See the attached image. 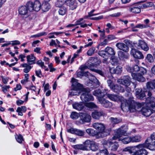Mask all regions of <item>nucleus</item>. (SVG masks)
Masks as SVG:
<instances>
[{
	"label": "nucleus",
	"instance_id": "79ce46f5",
	"mask_svg": "<svg viewBox=\"0 0 155 155\" xmlns=\"http://www.w3.org/2000/svg\"><path fill=\"white\" fill-rule=\"evenodd\" d=\"M28 9L30 11L32 12L34 10V6L33 5V2H29L27 4Z\"/></svg>",
	"mask_w": 155,
	"mask_h": 155
},
{
	"label": "nucleus",
	"instance_id": "a878e982",
	"mask_svg": "<svg viewBox=\"0 0 155 155\" xmlns=\"http://www.w3.org/2000/svg\"><path fill=\"white\" fill-rule=\"evenodd\" d=\"M50 6L48 2L44 1L41 6V9L44 12L48 11L50 8Z\"/></svg>",
	"mask_w": 155,
	"mask_h": 155
},
{
	"label": "nucleus",
	"instance_id": "7ed1b4c3",
	"mask_svg": "<svg viewBox=\"0 0 155 155\" xmlns=\"http://www.w3.org/2000/svg\"><path fill=\"white\" fill-rule=\"evenodd\" d=\"M147 140H146L144 143L137 145L135 147L138 148L139 150L134 152L132 155H147L148 152L144 148H148L151 150L150 148V146L152 145H149L147 144Z\"/></svg>",
	"mask_w": 155,
	"mask_h": 155
},
{
	"label": "nucleus",
	"instance_id": "6ab92c4d",
	"mask_svg": "<svg viewBox=\"0 0 155 155\" xmlns=\"http://www.w3.org/2000/svg\"><path fill=\"white\" fill-rule=\"evenodd\" d=\"M116 46L119 49L122 50L125 52L128 51V47L123 43H118L116 45Z\"/></svg>",
	"mask_w": 155,
	"mask_h": 155
},
{
	"label": "nucleus",
	"instance_id": "680f3d73",
	"mask_svg": "<svg viewBox=\"0 0 155 155\" xmlns=\"http://www.w3.org/2000/svg\"><path fill=\"white\" fill-rule=\"evenodd\" d=\"M89 60L91 63L92 64H94L95 66H96V64L95 63L97 62V58H91Z\"/></svg>",
	"mask_w": 155,
	"mask_h": 155
},
{
	"label": "nucleus",
	"instance_id": "052dcab7",
	"mask_svg": "<svg viewBox=\"0 0 155 155\" xmlns=\"http://www.w3.org/2000/svg\"><path fill=\"white\" fill-rule=\"evenodd\" d=\"M86 73H84L83 71H78L77 73V75L78 77L81 78L82 76L85 75V74Z\"/></svg>",
	"mask_w": 155,
	"mask_h": 155
},
{
	"label": "nucleus",
	"instance_id": "f257e3e1",
	"mask_svg": "<svg viewBox=\"0 0 155 155\" xmlns=\"http://www.w3.org/2000/svg\"><path fill=\"white\" fill-rule=\"evenodd\" d=\"M126 87V91L127 92V96L130 97L127 100H124L121 101V108L123 111L129 110L130 112H134L136 110L137 108L140 107L142 104L140 103L135 102L134 101V97L131 96V90L130 88L128 86Z\"/></svg>",
	"mask_w": 155,
	"mask_h": 155
},
{
	"label": "nucleus",
	"instance_id": "f704fd0d",
	"mask_svg": "<svg viewBox=\"0 0 155 155\" xmlns=\"http://www.w3.org/2000/svg\"><path fill=\"white\" fill-rule=\"evenodd\" d=\"M107 96L111 100L114 101H117L119 100V97L117 95L107 94Z\"/></svg>",
	"mask_w": 155,
	"mask_h": 155
},
{
	"label": "nucleus",
	"instance_id": "c756f323",
	"mask_svg": "<svg viewBox=\"0 0 155 155\" xmlns=\"http://www.w3.org/2000/svg\"><path fill=\"white\" fill-rule=\"evenodd\" d=\"M131 137L132 143L139 142L141 140V137L139 135L131 136Z\"/></svg>",
	"mask_w": 155,
	"mask_h": 155
},
{
	"label": "nucleus",
	"instance_id": "69168bd1",
	"mask_svg": "<svg viewBox=\"0 0 155 155\" xmlns=\"http://www.w3.org/2000/svg\"><path fill=\"white\" fill-rule=\"evenodd\" d=\"M118 55L121 58H127V56L121 51H120L119 52Z\"/></svg>",
	"mask_w": 155,
	"mask_h": 155
},
{
	"label": "nucleus",
	"instance_id": "393cba45",
	"mask_svg": "<svg viewBox=\"0 0 155 155\" xmlns=\"http://www.w3.org/2000/svg\"><path fill=\"white\" fill-rule=\"evenodd\" d=\"M74 108L78 110H81L84 107V105L81 103H75L72 104Z\"/></svg>",
	"mask_w": 155,
	"mask_h": 155
},
{
	"label": "nucleus",
	"instance_id": "58836bf2",
	"mask_svg": "<svg viewBox=\"0 0 155 155\" xmlns=\"http://www.w3.org/2000/svg\"><path fill=\"white\" fill-rule=\"evenodd\" d=\"M93 140L91 141L89 140H87L85 141L84 143V147L86 148V149L85 150H88V147L89 148V146H90L91 144H93Z\"/></svg>",
	"mask_w": 155,
	"mask_h": 155
},
{
	"label": "nucleus",
	"instance_id": "8fccbe9b",
	"mask_svg": "<svg viewBox=\"0 0 155 155\" xmlns=\"http://www.w3.org/2000/svg\"><path fill=\"white\" fill-rule=\"evenodd\" d=\"M118 61V60L117 58L114 57L112 58L111 63L113 65H117Z\"/></svg>",
	"mask_w": 155,
	"mask_h": 155
},
{
	"label": "nucleus",
	"instance_id": "c85d7f7f",
	"mask_svg": "<svg viewBox=\"0 0 155 155\" xmlns=\"http://www.w3.org/2000/svg\"><path fill=\"white\" fill-rule=\"evenodd\" d=\"M118 140L121 141L122 142L125 144H128L129 143L131 142V136L126 137L123 139L121 138L118 139Z\"/></svg>",
	"mask_w": 155,
	"mask_h": 155
},
{
	"label": "nucleus",
	"instance_id": "20e7f679",
	"mask_svg": "<svg viewBox=\"0 0 155 155\" xmlns=\"http://www.w3.org/2000/svg\"><path fill=\"white\" fill-rule=\"evenodd\" d=\"M111 130L110 128L105 130V127L103 124L97 123V138L108 135Z\"/></svg>",
	"mask_w": 155,
	"mask_h": 155
},
{
	"label": "nucleus",
	"instance_id": "ea45409f",
	"mask_svg": "<svg viewBox=\"0 0 155 155\" xmlns=\"http://www.w3.org/2000/svg\"><path fill=\"white\" fill-rule=\"evenodd\" d=\"M97 28L99 29L98 32L101 39H103L105 37V30L104 29L100 30V28L98 27Z\"/></svg>",
	"mask_w": 155,
	"mask_h": 155
},
{
	"label": "nucleus",
	"instance_id": "5701e85b",
	"mask_svg": "<svg viewBox=\"0 0 155 155\" xmlns=\"http://www.w3.org/2000/svg\"><path fill=\"white\" fill-rule=\"evenodd\" d=\"M146 87L147 89L150 90L155 89V80L152 81L147 82L146 83Z\"/></svg>",
	"mask_w": 155,
	"mask_h": 155
},
{
	"label": "nucleus",
	"instance_id": "dca6fc26",
	"mask_svg": "<svg viewBox=\"0 0 155 155\" xmlns=\"http://www.w3.org/2000/svg\"><path fill=\"white\" fill-rule=\"evenodd\" d=\"M146 107H143L141 110V112L143 115L146 117L150 116L152 113L151 109L147 107V104L146 103Z\"/></svg>",
	"mask_w": 155,
	"mask_h": 155
},
{
	"label": "nucleus",
	"instance_id": "c9c22d12",
	"mask_svg": "<svg viewBox=\"0 0 155 155\" xmlns=\"http://www.w3.org/2000/svg\"><path fill=\"white\" fill-rule=\"evenodd\" d=\"M67 11V9L66 7L63 6L60 8L58 11V13L59 15H63L66 13Z\"/></svg>",
	"mask_w": 155,
	"mask_h": 155
},
{
	"label": "nucleus",
	"instance_id": "bf43d9fd",
	"mask_svg": "<svg viewBox=\"0 0 155 155\" xmlns=\"http://www.w3.org/2000/svg\"><path fill=\"white\" fill-rule=\"evenodd\" d=\"M108 152L107 150L105 149L101 151L98 153L99 155H107L108 154Z\"/></svg>",
	"mask_w": 155,
	"mask_h": 155
},
{
	"label": "nucleus",
	"instance_id": "2eb2a0df",
	"mask_svg": "<svg viewBox=\"0 0 155 155\" xmlns=\"http://www.w3.org/2000/svg\"><path fill=\"white\" fill-rule=\"evenodd\" d=\"M117 82L118 83L124 85L125 86H128L130 85L131 81L130 78L129 76H124L123 79H118Z\"/></svg>",
	"mask_w": 155,
	"mask_h": 155
},
{
	"label": "nucleus",
	"instance_id": "4d7b16f0",
	"mask_svg": "<svg viewBox=\"0 0 155 155\" xmlns=\"http://www.w3.org/2000/svg\"><path fill=\"white\" fill-rule=\"evenodd\" d=\"M146 94L144 92H142L141 94L138 95L137 97L140 100H143L145 98Z\"/></svg>",
	"mask_w": 155,
	"mask_h": 155
},
{
	"label": "nucleus",
	"instance_id": "13d9d810",
	"mask_svg": "<svg viewBox=\"0 0 155 155\" xmlns=\"http://www.w3.org/2000/svg\"><path fill=\"white\" fill-rule=\"evenodd\" d=\"M143 22L144 23V24L143 25H145V27L146 28L150 27V25L149 24L150 21L149 19H146L144 20L143 21Z\"/></svg>",
	"mask_w": 155,
	"mask_h": 155
},
{
	"label": "nucleus",
	"instance_id": "473e14b6",
	"mask_svg": "<svg viewBox=\"0 0 155 155\" xmlns=\"http://www.w3.org/2000/svg\"><path fill=\"white\" fill-rule=\"evenodd\" d=\"M140 67H139L137 65H134L132 68H131L130 67H129L127 68V70L128 71L132 72H138L139 70H140Z\"/></svg>",
	"mask_w": 155,
	"mask_h": 155
},
{
	"label": "nucleus",
	"instance_id": "7c9ffc66",
	"mask_svg": "<svg viewBox=\"0 0 155 155\" xmlns=\"http://www.w3.org/2000/svg\"><path fill=\"white\" fill-rule=\"evenodd\" d=\"M105 50L106 53L109 55H114L115 54V52L114 49L110 47H107L105 48Z\"/></svg>",
	"mask_w": 155,
	"mask_h": 155
},
{
	"label": "nucleus",
	"instance_id": "9b49d317",
	"mask_svg": "<svg viewBox=\"0 0 155 155\" xmlns=\"http://www.w3.org/2000/svg\"><path fill=\"white\" fill-rule=\"evenodd\" d=\"M134 46L137 49H141L145 51H147L149 50L147 44L142 40H139L137 43L134 44Z\"/></svg>",
	"mask_w": 155,
	"mask_h": 155
},
{
	"label": "nucleus",
	"instance_id": "f03ea898",
	"mask_svg": "<svg viewBox=\"0 0 155 155\" xmlns=\"http://www.w3.org/2000/svg\"><path fill=\"white\" fill-rule=\"evenodd\" d=\"M77 79L72 78V85L71 91L69 92L71 96L78 95L82 88V85L78 82Z\"/></svg>",
	"mask_w": 155,
	"mask_h": 155
},
{
	"label": "nucleus",
	"instance_id": "bb28decb",
	"mask_svg": "<svg viewBox=\"0 0 155 155\" xmlns=\"http://www.w3.org/2000/svg\"><path fill=\"white\" fill-rule=\"evenodd\" d=\"M147 140V144H149V145H153L154 144V141H153V140H155V133H154L150 135V138L147 139L146 140Z\"/></svg>",
	"mask_w": 155,
	"mask_h": 155
},
{
	"label": "nucleus",
	"instance_id": "a19ab883",
	"mask_svg": "<svg viewBox=\"0 0 155 155\" xmlns=\"http://www.w3.org/2000/svg\"><path fill=\"white\" fill-rule=\"evenodd\" d=\"M110 120L111 123L112 124H117L121 121L122 120L121 119H117V118H114L113 117H111L110 118Z\"/></svg>",
	"mask_w": 155,
	"mask_h": 155
},
{
	"label": "nucleus",
	"instance_id": "cd10ccee",
	"mask_svg": "<svg viewBox=\"0 0 155 155\" xmlns=\"http://www.w3.org/2000/svg\"><path fill=\"white\" fill-rule=\"evenodd\" d=\"M26 108L25 106H22L21 107H18L16 112L18 113L19 115L22 116L23 115V113H25L26 111Z\"/></svg>",
	"mask_w": 155,
	"mask_h": 155
},
{
	"label": "nucleus",
	"instance_id": "39448f33",
	"mask_svg": "<svg viewBox=\"0 0 155 155\" xmlns=\"http://www.w3.org/2000/svg\"><path fill=\"white\" fill-rule=\"evenodd\" d=\"M90 90L88 88H83L81 90L82 94L80 98L83 102L93 101L94 100L93 96L90 94Z\"/></svg>",
	"mask_w": 155,
	"mask_h": 155
},
{
	"label": "nucleus",
	"instance_id": "49530a36",
	"mask_svg": "<svg viewBox=\"0 0 155 155\" xmlns=\"http://www.w3.org/2000/svg\"><path fill=\"white\" fill-rule=\"evenodd\" d=\"M147 61L150 63H151L153 61L154 59L152 56L150 54H148L146 57Z\"/></svg>",
	"mask_w": 155,
	"mask_h": 155
},
{
	"label": "nucleus",
	"instance_id": "5fc2aeb1",
	"mask_svg": "<svg viewBox=\"0 0 155 155\" xmlns=\"http://www.w3.org/2000/svg\"><path fill=\"white\" fill-rule=\"evenodd\" d=\"M93 144H91L90 146H89V148L93 151H96L97 148L96 147L95 142L93 140Z\"/></svg>",
	"mask_w": 155,
	"mask_h": 155
},
{
	"label": "nucleus",
	"instance_id": "6e6552de",
	"mask_svg": "<svg viewBox=\"0 0 155 155\" xmlns=\"http://www.w3.org/2000/svg\"><path fill=\"white\" fill-rule=\"evenodd\" d=\"M80 119L76 121V124L78 125L84 124L86 123L90 122L91 116L88 114L85 113H80L79 114Z\"/></svg>",
	"mask_w": 155,
	"mask_h": 155
},
{
	"label": "nucleus",
	"instance_id": "423d86ee",
	"mask_svg": "<svg viewBox=\"0 0 155 155\" xmlns=\"http://www.w3.org/2000/svg\"><path fill=\"white\" fill-rule=\"evenodd\" d=\"M138 73H132L131 76L134 79L139 81L143 82L145 81L146 79L143 75L147 73V70L145 68L143 67H140Z\"/></svg>",
	"mask_w": 155,
	"mask_h": 155
},
{
	"label": "nucleus",
	"instance_id": "0eeeda50",
	"mask_svg": "<svg viewBox=\"0 0 155 155\" xmlns=\"http://www.w3.org/2000/svg\"><path fill=\"white\" fill-rule=\"evenodd\" d=\"M105 93L102 92L100 89L97 90V97L99 102L106 108L111 107L112 106V103L104 99L103 97L105 96Z\"/></svg>",
	"mask_w": 155,
	"mask_h": 155
},
{
	"label": "nucleus",
	"instance_id": "ddd939ff",
	"mask_svg": "<svg viewBox=\"0 0 155 155\" xmlns=\"http://www.w3.org/2000/svg\"><path fill=\"white\" fill-rule=\"evenodd\" d=\"M130 54L134 58L137 59H142L144 56L142 53L134 48H132L130 51Z\"/></svg>",
	"mask_w": 155,
	"mask_h": 155
},
{
	"label": "nucleus",
	"instance_id": "72a5a7b5",
	"mask_svg": "<svg viewBox=\"0 0 155 155\" xmlns=\"http://www.w3.org/2000/svg\"><path fill=\"white\" fill-rule=\"evenodd\" d=\"M86 132L90 135L94 136L97 134V131L92 128L88 129L86 130Z\"/></svg>",
	"mask_w": 155,
	"mask_h": 155
},
{
	"label": "nucleus",
	"instance_id": "338daca9",
	"mask_svg": "<svg viewBox=\"0 0 155 155\" xmlns=\"http://www.w3.org/2000/svg\"><path fill=\"white\" fill-rule=\"evenodd\" d=\"M107 39L109 41L115 39L116 38L114 35H109L107 36Z\"/></svg>",
	"mask_w": 155,
	"mask_h": 155
},
{
	"label": "nucleus",
	"instance_id": "de8ad7c7",
	"mask_svg": "<svg viewBox=\"0 0 155 155\" xmlns=\"http://www.w3.org/2000/svg\"><path fill=\"white\" fill-rule=\"evenodd\" d=\"M65 2L62 1V0H57L55 3V5L56 7H61L62 6V5Z\"/></svg>",
	"mask_w": 155,
	"mask_h": 155
},
{
	"label": "nucleus",
	"instance_id": "412c9836",
	"mask_svg": "<svg viewBox=\"0 0 155 155\" xmlns=\"http://www.w3.org/2000/svg\"><path fill=\"white\" fill-rule=\"evenodd\" d=\"M27 61L29 64H32L35 63V58L33 54L27 56Z\"/></svg>",
	"mask_w": 155,
	"mask_h": 155
},
{
	"label": "nucleus",
	"instance_id": "c03bdc74",
	"mask_svg": "<svg viewBox=\"0 0 155 155\" xmlns=\"http://www.w3.org/2000/svg\"><path fill=\"white\" fill-rule=\"evenodd\" d=\"M70 117L73 119H77L79 117V114L76 112H72L71 114Z\"/></svg>",
	"mask_w": 155,
	"mask_h": 155
},
{
	"label": "nucleus",
	"instance_id": "603ef678",
	"mask_svg": "<svg viewBox=\"0 0 155 155\" xmlns=\"http://www.w3.org/2000/svg\"><path fill=\"white\" fill-rule=\"evenodd\" d=\"M106 53L105 50L104 51H99L98 54L99 55L104 58L105 59H107V56L106 55Z\"/></svg>",
	"mask_w": 155,
	"mask_h": 155
},
{
	"label": "nucleus",
	"instance_id": "4be33fe9",
	"mask_svg": "<svg viewBox=\"0 0 155 155\" xmlns=\"http://www.w3.org/2000/svg\"><path fill=\"white\" fill-rule=\"evenodd\" d=\"M28 8L25 6H22L18 9L19 14L21 15H25L28 13Z\"/></svg>",
	"mask_w": 155,
	"mask_h": 155
},
{
	"label": "nucleus",
	"instance_id": "e433bc0d",
	"mask_svg": "<svg viewBox=\"0 0 155 155\" xmlns=\"http://www.w3.org/2000/svg\"><path fill=\"white\" fill-rule=\"evenodd\" d=\"M15 137L17 141L19 143H21L22 141H24L23 137L21 134H16L15 135Z\"/></svg>",
	"mask_w": 155,
	"mask_h": 155
},
{
	"label": "nucleus",
	"instance_id": "a18cd8bd",
	"mask_svg": "<svg viewBox=\"0 0 155 155\" xmlns=\"http://www.w3.org/2000/svg\"><path fill=\"white\" fill-rule=\"evenodd\" d=\"M142 7L141 8H147L148 7H151L153 5V4L152 2H147L144 4H139Z\"/></svg>",
	"mask_w": 155,
	"mask_h": 155
},
{
	"label": "nucleus",
	"instance_id": "f3484780",
	"mask_svg": "<svg viewBox=\"0 0 155 155\" xmlns=\"http://www.w3.org/2000/svg\"><path fill=\"white\" fill-rule=\"evenodd\" d=\"M68 131L79 136H82L84 135V132L83 131L78 129L71 128L68 130Z\"/></svg>",
	"mask_w": 155,
	"mask_h": 155
},
{
	"label": "nucleus",
	"instance_id": "4468645a",
	"mask_svg": "<svg viewBox=\"0 0 155 155\" xmlns=\"http://www.w3.org/2000/svg\"><path fill=\"white\" fill-rule=\"evenodd\" d=\"M139 2L134 4L129 8V10L132 12L134 13H139L141 11L142 7L139 5Z\"/></svg>",
	"mask_w": 155,
	"mask_h": 155
},
{
	"label": "nucleus",
	"instance_id": "a211bd4d",
	"mask_svg": "<svg viewBox=\"0 0 155 155\" xmlns=\"http://www.w3.org/2000/svg\"><path fill=\"white\" fill-rule=\"evenodd\" d=\"M65 2L72 10H73L77 8V4L76 0H66Z\"/></svg>",
	"mask_w": 155,
	"mask_h": 155
},
{
	"label": "nucleus",
	"instance_id": "09e8293b",
	"mask_svg": "<svg viewBox=\"0 0 155 155\" xmlns=\"http://www.w3.org/2000/svg\"><path fill=\"white\" fill-rule=\"evenodd\" d=\"M29 75L28 74H25V78L21 81V83L23 84H25L28 81Z\"/></svg>",
	"mask_w": 155,
	"mask_h": 155
},
{
	"label": "nucleus",
	"instance_id": "6e6d98bb",
	"mask_svg": "<svg viewBox=\"0 0 155 155\" xmlns=\"http://www.w3.org/2000/svg\"><path fill=\"white\" fill-rule=\"evenodd\" d=\"M95 48L94 47H92L90 48L87 51V54L89 56H91L94 53Z\"/></svg>",
	"mask_w": 155,
	"mask_h": 155
},
{
	"label": "nucleus",
	"instance_id": "1a4fd4ad",
	"mask_svg": "<svg viewBox=\"0 0 155 155\" xmlns=\"http://www.w3.org/2000/svg\"><path fill=\"white\" fill-rule=\"evenodd\" d=\"M152 93L148 91L147 93V96H148L146 100V103L147 104V107H149L151 109V111H155V98L152 96Z\"/></svg>",
	"mask_w": 155,
	"mask_h": 155
},
{
	"label": "nucleus",
	"instance_id": "9d476101",
	"mask_svg": "<svg viewBox=\"0 0 155 155\" xmlns=\"http://www.w3.org/2000/svg\"><path fill=\"white\" fill-rule=\"evenodd\" d=\"M127 129L126 127L124 129L123 127L119 128L116 131V134L112 137V140L119 139L121 138L122 135H127Z\"/></svg>",
	"mask_w": 155,
	"mask_h": 155
},
{
	"label": "nucleus",
	"instance_id": "4c0bfd02",
	"mask_svg": "<svg viewBox=\"0 0 155 155\" xmlns=\"http://www.w3.org/2000/svg\"><path fill=\"white\" fill-rule=\"evenodd\" d=\"M84 105L87 107L91 109L94 108L96 107V105L92 102L85 103Z\"/></svg>",
	"mask_w": 155,
	"mask_h": 155
},
{
	"label": "nucleus",
	"instance_id": "0e129e2a",
	"mask_svg": "<svg viewBox=\"0 0 155 155\" xmlns=\"http://www.w3.org/2000/svg\"><path fill=\"white\" fill-rule=\"evenodd\" d=\"M135 95L137 97L138 95H139L140 94L142 93L143 91H142V89L141 88H137L135 90Z\"/></svg>",
	"mask_w": 155,
	"mask_h": 155
},
{
	"label": "nucleus",
	"instance_id": "e2e57ef3",
	"mask_svg": "<svg viewBox=\"0 0 155 155\" xmlns=\"http://www.w3.org/2000/svg\"><path fill=\"white\" fill-rule=\"evenodd\" d=\"M36 75L39 78H41L42 76L41 71V70L39 69L38 70H36L35 71Z\"/></svg>",
	"mask_w": 155,
	"mask_h": 155
},
{
	"label": "nucleus",
	"instance_id": "774afa93",
	"mask_svg": "<svg viewBox=\"0 0 155 155\" xmlns=\"http://www.w3.org/2000/svg\"><path fill=\"white\" fill-rule=\"evenodd\" d=\"M135 28H138L141 29L146 28L145 27V25L143 24H137L135 26Z\"/></svg>",
	"mask_w": 155,
	"mask_h": 155
},
{
	"label": "nucleus",
	"instance_id": "864d4df0",
	"mask_svg": "<svg viewBox=\"0 0 155 155\" xmlns=\"http://www.w3.org/2000/svg\"><path fill=\"white\" fill-rule=\"evenodd\" d=\"M97 13L95 12V11L94 10H92L90 12L88 13V15L87 16H85L84 18H87L88 17H92L96 16Z\"/></svg>",
	"mask_w": 155,
	"mask_h": 155
},
{
	"label": "nucleus",
	"instance_id": "f8f14e48",
	"mask_svg": "<svg viewBox=\"0 0 155 155\" xmlns=\"http://www.w3.org/2000/svg\"><path fill=\"white\" fill-rule=\"evenodd\" d=\"M112 141L111 139L107 141H104V144L107 146L111 150L116 151L119 145L115 142H113Z\"/></svg>",
	"mask_w": 155,
	"mask_h": 155
},
{
	"label": "nucleus",
	"instance_id": "37998d69",
	"mask_svg": "<svg viewBox=\"0 0 155 155\" xmlns=\"http://www.w3.org/2000/svg\"><path fill=\"white\" fill-rule=\"evenodd\" d=\"M73 148L76 149L81 150H85L86 148L85 147H84V145L82 144H78L74 145Z\"/></svg>",
	"mask_w": 155,
	"mask_h": 155
},
{
	"label": "nucleus",
	"instance_id": "b1692460",
	"mask_svg": "<svg viewBox=\"0 0 155 155\" xmlns=\"http://www.w3.org/2000/svg\"><path fill=\"white\" fill-rule=\"evenodd\" d=\"M34 10L38 12L40 10L41 8V3L39 1L36 0L33 3Z\"/></svg>",
	"mask_w": 155,
	"mask_h": 155
},
{
	"label": "nucleus",
	"instance_id": "3c124183",
	"mask_svg": "<svg viewBox=\"0 0 155 155\" xmlns=\"http://www.w3.org/2000/svg\"><path fill=\"white\" fill-rule=\"evenodd\" d=\"M134 149L132 147H127L123 149V151L124 152H128L130 153H133Z\"/></svg>",
	"mask_w": 155,
	"mask_h": 155
},
{
	"label": "nucleus",
	"instance_id": "aec40b11",
	"mask_svg": "<svg viewBox=\"0 0 155 155\" xmlns=\"http://www.w3.org/2000/svg\"><path fill=\"white\" fill-rule=\"evenodd\" d=\"M111 89L117 93L119 92H124V90L123 87H122L120 85L117 84L114 85Z\"/></svg>",
	"mask_w": 155,
	"mask_h": 155
},
{
	"label": "nucleus",
	"instance_id": "2f4dec72",
	"mask_svg": "<svg viewBox=\"0 0 155 155\" xmlns=\"http://www.w3.org/2000/svg\"><path fill=\"white\" fill-rule=\"evenodd\" d=\"M21 66L25 68L23 69V71L25 73H28L31 69V67L29 64L27 63H25L21 64Z\"/></svg>",
	"mask_w": 155,
	"mask_h": 155
}]
</instances>
